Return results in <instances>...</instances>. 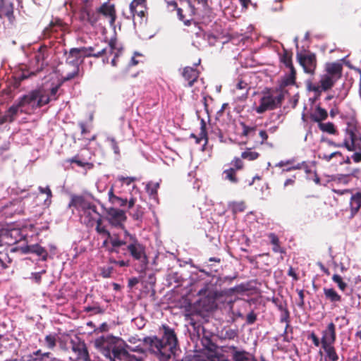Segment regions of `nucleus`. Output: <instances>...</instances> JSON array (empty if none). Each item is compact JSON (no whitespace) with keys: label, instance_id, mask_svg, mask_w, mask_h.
Returning <instances> with one entry per match:
<instances>
[{"label":"nucleus","instance_id":"nucleus-1","mask_svg":"<svg viewBox=\"0 0 361 361\" xmlns=\"http://www.w3.org/2000/svg\"><path fill=\"white\" fill-rule=\"evenodd\" d=\"M74 207L78 212L81 222L87 227H93L96 224L95 230L99 235H107L110 240L111 247L109 251L111 253L120 252V250L128 251L135 260L140 262V271L146 270L148 264V258L145 253V246L140 243L136 235L124 231L123 237L118 234H111L102 224V216L97 211V206L82 195H73L69 203V207Z\"/></svg>","mask_w":361,"mask_h":361},{"label":"nucleus","instance_id":"nucleus-2","mask_svg":"<svg viewBox=\"0 0 361 361\" xmlns=\"http://www.w3.org/2000/svg\"><path fill=\"white\" fill-rule=\"evenodd\" d=\"M162 329L161 338L146 336L143 338V344L159 361H169L178 348V341L174 329L166 324L162 325Z\"/></svg>","mask_w":361,"mask_h":361},{"label":"nucleus","instance_id":"nucleus-3","mask_svg":"<svg viewBox=\"0 0 361 361\" xmlns=\"http://www.w3.org/2000/svg\"><path fill=\"white\" fill-rule=\"evenodd\" d=\"M343 65L338 62H329L324 66V73L320 75L319 85L307 83V90L320 96L322 92L332 89L335 84L342 78Z\"/></svg>","mask_w":361,"mask_h":361},{"label":"nucleus","instance_id":"nucleus-4","mask_svg":"<svg viewBox=\"0 0 361 361\" xmlns=\"http://www.w3.org/2000/svg\"><path fill=\"white\" fill-rule=\"evenodd\" d=\"M118 338L104 337L102 336L96 340V345L104 348V354L107 360L111 358L114 360L132 361L134 356H132L127 352L126 348H123L121 345H117Z\"/></svg>","mask_w":361,"mask_h":361},{"label":"nucleus","instance_id":"nucleus-5","mask_svg":"<svg viewBox=\"0 0 361 361\" xmlns=\"http://www.w3.org/2000/svg\"><path fill=\"white\" fill-rule=\"evenodd\" d=\"M287 92L281 89H267L264 91V96L259 100V105L255 108L257 114H263L267 111L280 108L285 99V94Z\"/></svg>","mask_w":361,"mask_h":361},{"label":"nucleus","instance_id":"nucleus-6","mask_svg":"<svg viewBox=\"0 0 361 361\" xmlns=\"http://www.w3.org/2000/svg\"><path fill=\"white\" fill-rule=\"evenodd\" d=\"M68 30L69 26L66 23L59 18H55L44 29L42 37L44 39L58 38L63 37Z\"/></svg>","mask_w":361,"mask_h":361},{"label":"nucleus","instance_id":"nucleus-7","mask_svg":"<svg viewBox=\"0 0 361 361\" xmlns=\"http://www.w3.org/2000/svg\"><path fill=\"white\" fill-rule=\"evenodd\" d=\"M66 55V62L67 64L72 65L73 69L61 78V83L71 80L79 75V61L82 59L78 48H71L68 51H65Z\"/></svg>","mask_w":361,"mask_h":361},{"label":"nucleus","instance_id":"nucleus-8","mask_svg":"<svg viewBox=\"0 0 361 361\" xmlns=\"http://www.w3.org/2000/svg\"><path fill=\"white\" fill-rule=\"evenodd\" d=\"M176 16L179 20L182 21L186 26L191 25L196 14V8L190 0L183 2L180 0V4L175 8Z\"/></svg>","mask_w":361,"mask_h":361},{"label":"nucleus","instance_id":"nucleus-9","mask_svg":"<svg viewBox=\"0 0 361 361\" xmlns=\"http://www.w3.org/2000/svg\"><path fill=\"white\" fill-rule=\"evenodd\" d=\"M104 209L106 212L105 219L109 224L114 227L121 228L124 231L126 230L124 228V223L127 219L126 212L122 209L114 207L104 208ZM119 235L121 236V235ZM123 236L121 235V237Z\"/></svg>","mask_w":361,"mask_h":361},{"label":"nucleus","instance_id":"nucleus-10","mask_svg":"<svg viewBox=\"0 0 361 361\" xmlns=\"http://www.w3.org/2000/svg\"><path fill=\"white\" fill-rule=\"evenodd\" d=\"M71 350L75 354V360L72 361H91L90 355L84 341L77 337L70 341Z\"/></svg>","mask_w":361,"mask_h":361},{"label":"nucleus","instance_id":"nucleus-11","mask_svg":"<svg viewBox=\"0 0 361 361\" xmlns=\"http://www.w3.org/2000/svg\"><path fill=\"white\" fill-rule=\"evenodd\" d=\"M297 59L299 64L302 67L304 72L314 75L317 66V60L315 54L308 52L307 54L298 53Z\"/></svg>","mask_w":361,"mask_h":361},{"label":"nucleus","instance_id":"nucleus-12","mask_svg":"<svg viewBox=\"0 0 361 361\" xmlns=\"http://www.w3.org/2000/svg\"><path fill=\"white\" fill-rule=\"evenodd\" d=\"M345 134L349 136L350 140V145L345 143V148L348 151H360L361 152V136L360 134L355 126L349 125L345 130Z\"/></svg>","mask_w":361,"mask_h":361},{"label":"nucleus","instance_id":"nucleus-13","mask_svg":"<svg viewBox=\"0 0 361 361\" xmlns=\"http://www.w3.org/2000/svg\"><path fill=\"white\" fill-rule=\"evenodd\" d=\"M98 13L101 18L107 20L111 27H115V21L116 20V11L115 6L109 3H104L101 6L97 8Z\"/></svg>","mask_w":361,"mask_h":361},{"label":"nucleus","instance_id":"nucleus-14","mask_svg":"<svg viewBox=\"0 0 361 361\" xmlns=\"http://www.w3.org/2000/svg\"><path fill=\"white\" fill-rule=\"evenodd\" d=\"M226 348H228L226 352L231 353L233 361H252L255 360L254 357H251L252 355L249 352L240 350L237 346L230 345Z\"/></svg>","mask_w":361,"mask_h":361},{"label":"nucleus","instance_id":"nucleus-15","mask_svg":"<svg viewBox=\"0 0 361 361\" xmlns=\"http://www.w3.org/2000/svg\"><path fill=\"white\" fill-rule=\"evenodd\" d=\"M49 56V48L44 44L41 45L35 52V61L39 71H42L45 66H47V60Z\"/></svg>","mask_w":361,"mask_h":361},{"label":"nucleus","instance_id":"nucleus-16","mask_svg":"<svg viewBox=\"0 0 361 361\" xmlns=\"http://www.w3.org/2000/svg\"><path fill=\"white\" fill-rule=\"evenodd\" d=\"M321 344H334L336 340V326L330 322L322 333Z\"/></svg>","mask_w":361,"mask_h":361},{"label":"nucleus","instance_id":"nucleus-17","mask_svg":"<svg viewBox=\"0 0 361 361\" xmlns=\"http://www.w3.org/2000/svg\"><path fill=\"white\" fill-rule=\"evenodd\" d=\"M26 361H61L50 352L43 353L41 349L34 351L27 356Z\"/></svg>","mask_w":361,"mask_h":361},{"label":"nucleus","instance_id":"nucleus-18","mask_svg":"<svg viewBox=\"0 0 361 361\" xmlns=\"http://www.w3.org/2000/svg\"><path fill=\"white\" fill-rule=\"evenodd\" d=\"M199 75L200 72L192 67L186 66L182 71V76L188 82V87H192L194 85V83L197 80Z\"/></svg>","mask_w":361,"mask_h":361},{"label":"nucleus","instance_id":"nucleus-19","mask_svg":"<svg viewBox=\"0 0 361 361\" xmlns=\"http://www.w3.org/2000/svg\"><path fill=\"white\" fill-rule=\"evenodd\" d=\"M21 107V106H18V102L16 101L1 117V123L13 122L18 115L19 109Z\"/></svg>","mask_w":361,"mask_h":361},{"label":"nucleus","instance_id":"nucleus-20","mask_svg":"<svg viewBox=\"0 0 361 361\" xmlns=\"http://www.w3.org/2000/svg\"><path fill=\"white\" fill-rule=\"evenodd\" d=\"M39 96V90H34L30 91L27 94H25L20 97L17 102L18 106L22 107L27 104H31L33 102H35Z\"/></svg>","mask_w":361,"mask_h":361},{"label":"nucleus","instance_id":"nucleus-21","mask_svg":"<svg viewBox=\"0 0 361 361\" xmlns=\"http://www.w3.org/2000/svg\"><path fill=\"white\" fill-rule=\"evenodd\" d=\"M3 17H6L9 23L11 24L15 22L16 18L14 16V6L12 2L7 1L3 8L0 10V18H2Z\"/></svg>","mask_w":361,"mask_h":361},{"label":"nucleus","instance_id":"nucleus-22","mask_svg":"<svg viewBox=\"0 0 361 361\" xmlns=\"http://www.w3.org/2000/svg\"><path fill=\"white\" fill-rule=\"evenodd\" d=\"M310 118L312 121L317 123L319 125L328 118V112L325 109L318 105L315 108V113L311 114Z\"/></svg>","mask_w":361,"mask_h":361},{"label":"nucleus","instance_id":"nucleus-23","mask_svg":"<svg viewBox=\"0 0 361 361\" xmlns=\"http://www.w3.org/2000/svg\"><path fill=\"white\" fill-rule=\"evenodd\" d=\"M317 156L319 159L324 160L326 162H329L331 160V159L334 157H343V154L339 151L329 153L328 152H326L325 150V149L322 146H320L319 147Z\"/></svg>","mask_w":361,"mask_h":361},{"label":"nucleus","instance_id":"nucleus-24","mask_svg":"<svg viewBox=\"0 0 361 361\" xmlns=\"http://www.w3.org/2000/svg\"><path fill=\"white\" fill-rule=\"evenodd\" d=\"M324 294L326 300L332 303L340 302L341 296L332 288H324Z\"/></svg>","mask_w":361,"mask_h":361},{"label":"nucleus","instance_id":"nucleus-25","mask_svg":"<svg viewBox=\"0 0 361 361\" xmlns=\"http://www.w3.org/2000/svg\"><path fill=\"white\" fill-rule=\"evenodd\" d=\"M296 80V71L295 68L290 69V73L284 77L279 87L277 89H281L284 90V88L288 85H293L295 84Z\"/></svg>","mask_w":361,"mask_h":361},{"label":"nucleus","instance_id":"nucleus-26","mask_svg":"<svg viewBox=\"0 0 361 361\" xmlns=\"http://www.w3.org/2000/svg\"><path fill=\"white\" fill-rule=\"evenodd\" d=\"M350 206L353 215L355 214L361 207V192H357L350 198Z\"/></svg>","mask_w":361,"mask_h":361},{"label":"nucleus","instance_id":"nucleus-27","mask_svg":"<svg viewBox=\"0 0 361 361\" xmlns=\"http://www.w3.org/2000/svg\"><path fill=\"white\" fill-rule=\"evenodd\" d=\"M322 348L326 353V357L331 361H338L339 357L336 351V348L333 344H324L322 345Z\"/></svg>","mask_w":361,"mask_h":361},{"label":"nucleus","instance_id":"nucleus-28","mask_svg":"<svg viewBox=\"0 0 361 361\" xmlns=\"http://www.w3.org/2000/svg\"><path fill=\"white\" fill-rule=\"evenodd\" d=\"M58 338L59 336L56 333L46 335L44 337V346L49 350H54L56 346Z\"/></svg>","mask_w":361,"mask_h":361},{"label":"nucleus","instance_id":"nucleus-29","mask_svg":"<svg viewBox=\"0 0 361 361\" xmlns=\"http://www.w3.org/2000/svg\"><path fill=\"white\" fill-rule=\"evenodd\" d=\"M204 140V143L203 147H204L208 143V136L207 132V127L205 121L202 119L201 121V126H200V132L199 135L195 138V142L197 144H200L202 140Z\"/></svg>","mask_w":361,"mask_h":361},{"label":"nucleus","instance_id":"nucleus-30","mask_svg":"<svg viewBox=\"0 0 361 361\" xmlns=\"http://www.w3.org/2000/svg\"><path fill=\"white\" fill-rule=\"evenodd\" d=\"M111 204L118 205L119 207H124L126 204H128V209H132L135 204V198H130L129 201L126 198H122L120 197H117L116 198H114V200L112 201Z\"/></svg>","mask_w":361,"mask_h":361},{"label":"nucleus","instance_id":"nucleus-31","mask_svg":"<svg viewBox=\"0 0 361 361\" xmlns=\"http://www.w3.org/2000/svg\"><path fill=\"white\" fill-rule=\"evenodd\" d=\"M82 18H87V22L92 26L95 25L101 20L100 15L98 13L97 9L95 13H91L90 11H85L82 13Z\"/></svg>","mask_w":361,"mask_h":361},{"label":"nucleus","instance_id":"nucleus-32","mask_svg":"<svg viewBox=\"0 0 361 361\" xmlns=\"http://www.w3.org/2000/svg\"><path fill=\"white\" fill-rule=\"evenodd\" d=\"M280 314V323H286V327L283 334H286L288 329L290 327V314L288 310V308L285 309L284 310H281Z\"/></svg>","mask_w":361,"mask_h":361},{"label":"nucleus","instance_id":"nucleus-33","mask_svg":"<svg viewBox=\"0 0 361 361\" xmlns=\"http://www.w3.org/2000/svg\"><path fill=\"white\" fill-rule=\"evenodd\" d=\"M223 175H224L225 180H227L233 184H237L239 181L238 178L237 177L236 171L233 168L225 169L223 171Z\"/></svg>","mask_w":361,"mask_h":361},{"label":"nucleus","instance_id":"nucleus-34","mask_svg":"<svg viewBox=\"0 0 361 361\" xmlns=\"http://www.w3.org/2000/svg\"><path fill=\"white\" fill-rule=\"evenodd\" d=\"M318 128L322 132H325L331 135H336L338 133L334 124L331 122L319 123L318 125Z\"/></svg>","mask_w":361,"mask_h":361},{"label":"nucleus","instance_id":"nucleus-35","mask_svg":"<svg viewBox=\"0 0 361 361\" xmlns=\"http://www.w3.org/2000/svg\"><path fill=\"white\" fill-rule=\"evenodd\" d=\"M94 46H97V48L95 49V53L93 54L94 58H100L104 57L105 55H106V52L108 50H111V48L108 46H105L104 44V42H102L101 44L99 43L94 44Z\"/></svg>","mask_w":361,"mask_h":361},{"label":"nucleus","instance_id":"nucleus-36","mask_svg":"<svg viewBox=\"0 0 361 361\" xmlns=\"http://www.w3.org/2000/svg\"><path fill=\"white\" fill-rule=\"evenodd\" d=\"M281 61L289 69L295 68L292 62V53L283 49Z\"/></svg>","mask_w":361,"mask_h":361},{"label":"nucleus","instance_id":"nucleus-37","mask_svg":"<svg viewBox=\"0 0 361 361\" xmlns=\"http://www.w3.org/2000/svg\"><path fill=\"white\" fill-rule=\"evenodd\" d=\"M38 190L41 194H45L47 195L46 199L44 200V205L49 207L51 204V198L53 197L52 192L49 186L42 187L39 186Z\"/></svg>","mask_w":361,"mask_h":361},{"label":"nucleus","instance_id":"nucleus-38","mask_svg":"<svg viewBox=\"0 0 361 361\" xmlns=\"http://www.w3.org/2000/svg\"><path fill=\"white\" fill-rule=\"evenodd\" d=\"M240 125L242 127V133H241L242 136L250 137V136H253L255 134V132L257 130L256 126H247L244 122H240Z\"/></svg>","mask_w":361,"mask_h":361},{"label":"nucleus","instance_id":"nucleus-39","mask_svg":"<svg viewBox=\"0 0 361 361\" xmlns=\"http://www.w3.org/2000/svg\"><path fill=\"white\" fill-rule=\"evenodd\" d=\"M268 236H269V238L270 240L271 245H273V248H272L273 251L276 253H278V252L282 253L283 250L280 245V241H279L278 236L274 233H269Z\"/></svg>","mask_w":361,"mask_h":361},{"label":"nucleus","instance_id":"nucleus-40","mask_svg":"<svg viewBox=\"0 0 361 361\" xmlns=\"http://www.w3.org/2000/svg\"><path fill=\"white\" fill-rule=\"evenodd\" d=\"M260 157V154L255 151H252V148H247L241 153V158L248 161H255Z\"/></svg>","mask_w":361,"mask_h":361},{"label":"nucleus","instance_id":"nucleus-41","mask_svg":"<svg viewBox=\"0 0 361 361\" xmlns=\"http://www.w3.org/2000/svg\"><path fill=\"white\" fill-rule=\"evenodd\" d=\"M159 188V183H149L146 186V190L151 198L157 200V190Z\"/></svg>","mask_w":361,"mask_h":361},{"label":"nucleus","instance_id":"nucleus-42","mask_svg":"<svg viewBox=\"0 0 361 361\" xmlns=\"http://www.w3.org/2000/svg\"><path fill=\"white\" fill-rule=\"evenodd\" d=\"M32 253L37 256L42 257V259L43 261H46L47 259L48 252L44 247H42L37 243L33 244Z\"/></svg>","mask_w":361,"mask_h":361},{"label":"nucleus","instance_id":"nucleus-43","mask_svg":"<svg viewBox=\"0 0 361 361\" xmlns=\"http://www.w3.org/2000/svg\"><path fill=\"white\" fill-rule=\"evenodd\" d=\"M322 142H326L328 145L333 146L334 147H345V143L350 145V140L349 138V136L347 134H346V137L344 139L343 143H336L328 138H322Z\"/></svg>","mask_w":361,"mask_h":361},{"label":"nucleus","instance_id":"nucleus-44","mask_svg":"<svg viewBox=\"0 0 361 361\" xmlns=\"http://www.w3.org/2000/svg\"><path fill=\"white\" fill-rule=\"evenodd\" d=\"M50 101H51V98L49 95L42 94V90H39V96L35 106L37 108H41L43 106L48 104Z\"/></svg>","mask_w":361,"mask_h":361},{"label":"nucleus","instance_id":"nucleus-45","mask_svg":"<svg viewBox=\"0 0 361 361\" xmlns=\"http://www.w3.org/2000/svg\"><path fill=\"white\" fill-rule=\"evenodd\" d=\"M145 5L142 6H135L134 9H130L132 18L134 19L135 16H137L140 18L141 21L142 20V18L145 16Z\"/></svg>","mask_w":361,"mask_h":361},{"label":"nucleus","instance_id":"nucleus-46","mask_svg":"<svg viewBox=\"0 0 361 361\" xmlns=\"http://www.w3.org/2000/svg\"><path fill=\"white\" fill-rule=\"evenodd\" d=\"M332 281L338 285V288L341 291H345L348 285L343 281V279L340 275L334 274L332 276Z\"/></svg>","mask_w":361,"mask_h":361},{"label":"nucleus","instance_id":"nucleus-47","mask_svg":"<svg viewBox=\"0 0 361 361\" xmlns=\"http://www.w3.org/2000/svg\"><path fill=\"white\" fill-rule=\"evenodd\" d=\"M271 302L276 306L279 311L284 310L288 308L286 301L282 300L278 298H273Z\"/></svg>","mask_w":361,"mask_h":361},{"label":"nucleus","instance_id":"nucleus-48","mask_svg":"<svg viewBox=\"0 0 361 361\" xmlns=\"http://www.w3.org/2000/svg\"><path fill=\"white\" fill-rule=\"evenodd\" d=\"M231 164L233 165L232 168L236 171L244 168V163L242 161V158L234 157L231 161Z\"/></svg>","mask_w":361,"mask_h":361},{"label":"nucleus","instance_id":"nucleus-49","mask_svg":"<svg viewBox=\"0 0 361 361\" xmlns=\"http://www.w3.org/2000/svg\"><path fill=\"white\" fill-rule=\"evenodd\" d=\"M68 161L71 163H75L78 166H80V167L87 166L89 169H92L93 167V164L90 163V162H83V161L79 160L77 157H74L68 160Z\"/></svg>","mask_w":361,"mask_h":361},{"label":"nucleus","instance_id":"nucleus-50","mask_svg":"<svg viewBox=\"0 0 361 361\" xmlns=\"http://www.w3.org/2000/svg\"><path fill=\"white\" fill-rule=\"evenodd\" d=\"M104 44H105V46H108L111 48V50L109 49L108 51L106 52V55L104 56L106 58V62H108L109 56L112 54L115 55V54H116V52H115L116 42L113 40H111L109 43L104 42ZM116 54H118V53L116 52Z\"/></svg>","mask_w":361,"mask_h":361},{"label":"nucleus","instance_id":"nucleus-51","mask_svg":"<svg viewBox=\"0 0 361 361\" xmlns=\"http://www.w3.org/2000/svg\"><path fill=\"white\" fill-rule=\"evenodd\" d=\"M84 312H92L93 314H102L104 312L102 307L99 305L95 306H87L85 307Z\"/></svg>","mask_w":361,"mask_h":361},{"label":"nucleus","instance_id":"nucleus-52","mask_svg":"<svg viewBox=\"0 0 361 361\" xmlns=\"http://www.w3.org/2000/svg\"><path fill=\"white\" fill-rule=\"evenodd\" d=\"M144 212L141 206L137 205L135 211L130 213L133 219L135 220H138L142 217Z\"/></svg>","mask_w":361,"mask_h":361},{"label":"nucleus","instance_id":"nucleus-53","mask_svg":"<svg viewBox=\"0 0 361 361\" xmlns=\"http://www.w3.org/2000/svg\"><path fill=\"white\" fill-rule=\"evenodd\" d=\"M166 9L169 12H173L175 8L179 5L176 0H165Z\"/></svg>","mask_w":361,"mask_h":361},{"label":"nucleus","instance_id":"nucleus-54","mask_svg":"<svg viewBox=\"0 0 361 361\" xmlns=\"http://www.w3.org/2000/svg\"><path fill=\"white\" fill-rule=\"evenodd\" d=\"M257 314L252 310L246 317V323L248 325L253 324L257 321Z\"/></svg>","mask_w":361,"mask_h":361},{"label":"nucleus","instance_id":"nucleus-55","mask_svg":"<svg viewBox=\"0 0 361 361\" xmlns=\"http://www.w3.org/2000/svg\"><path fill=\"white\" fill-rule=\"evenodd\" d=\"M114 271V268L112 267H102L101 269V275L104 278H109L111 277Z\"/></svg>","mask_w":361,"mask_h":361},{"label":"nucleus","instance_id":"nucleus-56","mask_svg":"<svg viewBox=\"0 0 361 361\" xmlns=\"http://www.w3.org/2000/svg\"><path fill=\"white\" fill-rule=\"evenodd\" d=\"M259 137L261 139V140L259 142V145H262L266 143L269 137L267 130H260L259 131Z\"/></svg>","mask_w":361,"mask_h":361},{"label":"nucleus","instance_id":"nucleus-57","mask_svg":"<svg viewBox=\"0 0 361 361\" xmlns=\"http://www.w3.org/2000/svg\"><path fill=\"white\" fill-rule=\"evenodd\" d=\"M78 49L80 52V56L82 58L81 59H83L85 58L93 57V54H90L86 47H80L78 48Z\"/></svg>","mask_w":361,"mask_h":361},{"label":"nucleus","instance_id":"nucleus-58","mask_svg":"<svg viewBox=\"0 0 361 361\" xmlns=\"http://www.w3.org/2000/svg\"><path fill=\"white\" fill-rule=\"evenodd\" d=\"M61 85V83L59 84L58 85H56L55 87H52L50 90V95H49L51 100H56L58 99L57 92Z\"/></svg>","mask_w":361,"mask_h":361},{"label":"nucleus","instance_id":"nucleus-59","mask_svg":"<svg viewBox=\"0 0 361 361\" xmlns=\"http://www.w3.org/2000/svg\"><path fill=\"white\" fill-rule=\"evenodd\" d=\"M118 180L122 182L123 184L127 185H130L132 183L135 182L137 178L135 177H124L120 176Z\"/></svg>","mask_w":361,"mask_h":361},{"label":"nucleus","instance_id":"nucleus-60","mask_svg":"<svg viewBox=\"0 0 361 361\" xmlns=\"http://www.w3.org/2000/svg\"><path fill=\"white\" fill-rule=\"evenodd\" d=\"M45 273H46L45 270H42V271H41L39 272L32 273V278L35 280L36 283L39 284L41 283L42 275L43 274H45Z\"/></svg>","mask_w":361,"mask_h":361},{"label":"nucleus","instance_id":"nucleus-61","mask_svg":"<svg viewBox=\"0 0 361 361\" xmlns=\"http://www.w3.org/2000/svg\"><path fill=\"white\" fill-rule=\"evenodd\" d=\"M308 339H311L312 343H313V344L316 347L319 346V345L321 344V341L319 339L318 336L314 332H312L308 336Z\"/></svg>","mask_w":361,"mask_h":361},{"label":"nucleus","instance_id":"nucleus-62","mask_svg":"<svg viewBox=\"0 0 361 361\" xmlns=\"http://www.w3.org/2000/svg\"><path fill=\"white\" fill-rule=\"evenodd\" d=\"M146 0H133L130 4V9H134L135 6H145Z\"/></svg>","mask_w":361,"mask_h":361},{"label":"nucleus","instance_id":"nucleus-63","mask_svg":"<svg viewBox=\"0 0 361 361\" xmlns=\"http://www.w3.org/2000/svg\"><path fill=\"white\" fill-rule=\"evenodd\" d=\"M237 336H238V334H237L236 331H235L233 329H229V330L226 331L225 333L226 338L229 340L234 339L235 337H237Z\"/></svg>","mask_w":361,"mask_h":361},{"label":"nucleus","instance_id":"nucleus-64","mask_svg":"<svg viewBox=\"0 0 361 361\" xmlns=\"http://www.w3.org/2000/svg\"><path fill=\"white\" fill-rule=\"evenodd\" d=\"M20 84H21V81L17 78V75H15L13 78L12 81L11 82V85L12 86V87L14 90H16V89H18L20 86Z\"/></svg>","mask_w":361,"mask_h":361}]
</instances>
